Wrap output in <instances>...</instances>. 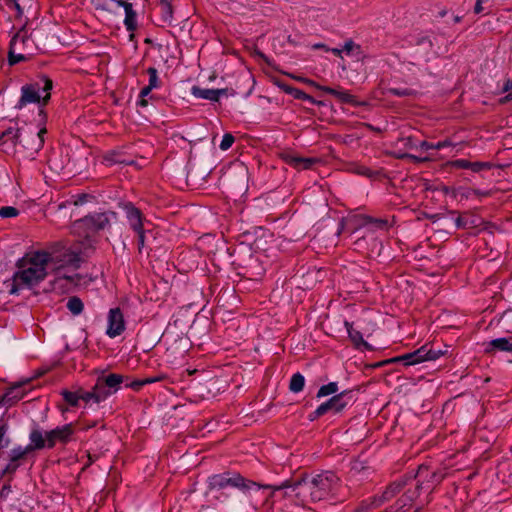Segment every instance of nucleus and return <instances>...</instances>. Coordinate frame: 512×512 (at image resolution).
Returning <instances> with one entry per match:
<instances>
[{
    "mask_svg": "<svg viewBox=\"0 0 512 512\" xmlns=\"http://www.w3.org/2000/svg\"><path fill=\"white\" fill-rule=\"evenodd\" d=\"M338 486L339 479L331 472L318 474L311 479L304 478L293 486H289L287 483L282 486L258 485L259 488H270L273 492L282 488L291 487V492L295 497L301 500L304 506L309 503L324 500L330 495H334Z\"/></svg>",
    "mask_w": 512,
    "mask_h": 512,
    "instance_id": "1",
    "label": "nucleus"
},
{
    "mask_svg": "<svg viewBox=\"0 0 512 512\" xmlns=\"http://www.w3.org/2000/svg\"><path fill=\"white\" fill-rule=\"evenodd\" d=\"M18 270L13 276L10 293L21 288H32L43 281L50 269L48 256L44 250L31 251L18 261Z\"/></svg>",
    "mask_w": 512,
    "mask_h": 512,
    "instance_id": "2",
    "label": "nucleus"
},
{
    "mask_svg": "<svg viewBox=\"0 0 512 512\" xmlns=\"http://www.w3.org/2000/svg\"><path fill=\"white\" fill-rule=\"evenodd\" d=\"M48 256V263L52 270L64 268L78 269L82 263L80 253L63 242H57L44 250Z\"/></svg>",
    "mask_w": 512,
    "mask_h": 512,
    "instance_id": "3",
    "label": "nucleus"
},
{
    "mask_svg": "<svg viewBox=\"0 0 512 512\" xmlns=\"http://www.w3.org/2000/svg\"><path fill=\"white\" fill-rule=\"evenodd\" d=\"M115 218V212H105L86 216L73 223L72 233L78 237L88 239L96 235L100 230L110 226L111 221Z\"/></svg>",
    "mask_w": 512,
    "mask_h": 512,
    "instance_id": "4",
    "label": "nucleus"
},
{
    "mask_svg": "<svg viewBox=\"0 0 512 512\" xmlns=\"http://www.w3.org/2000/svg\"><path fill=\"white\" fill-rule=\"evenodd\" d=\"M254 485L257 484L252 481L246 480L240 474H234L232 476H229L228 474L214 475L209 480V488L211 490L223 489L228 486L245 490L249 489L251 486Z\"/></svg>",
    "mask_w": 512,
    "mask_h": 512,
    "instance_id": "5",
    "label": "nucleus"
},
{
    "mask_svg": "<svg viewBox=\"0 0 512 512\" xmlns=\"http://www.w3.org/2000/svg\"><path fill=\"white\" fill-rule=\"evenodd\" d=\"M17 146L22 150H29V143L21 139L19 128H8L0 135V147L6 154H16Z\"/></svg>",
    "mask_w": 512,
    "mask_h": 512,
    "instance_id": "6",
    "label": "nucleus"
},
{
    "mask_svg": "<svg viewBox=\"0 0 512 512\" xmlns=\"http://www.w3.org/2000/svg\"><path fill=\"white\" fill-rule=\"evenodd\" d=\"M27 42L31 41L19 33L13 37L9 49V64H16L18 62L31 60V53L25 52L23 49Z\"/></svg>",
    "mask_w": 512,
    "mask_h": 512,
    "instance_id": "7",
    "label": "nucleus"
},
{
    "mask_svg": "<svg viewBox=\"0 0 512 512\" xmlns=\"http://www.w3.org/2000/svg\"><path fill=\"white\" fill-rule=\"evenodd\" d=\"M410 486L396 501V503L386 509V512H404L406 507L411 506L413 500L418 496L419 485L410 482Z\"/></svg>",
    "mask_w": 512,
    "mask_h": 512,
    "instance_id": "8",
    "label": "nucleus"
},
{
    "mask_svg": "<svg viewBox=\"0 0 512 512\" xmlns=\"http://www.w3.org/2000/svg\"><path fill=\"white\" fill-rule=\"evenodd\" d=\"M125 330V319L120 308H113L108 314L107 335L111 338L119 336Z\"/></svg>",
    "mask_w": 512,
    "mask_h": 512,
    "instance_id": "9",
    "label": "nucleus"
},
{
    "mask_svg": "<svg viewBox=\"0 0 512 512\" xmlns=\"http://www.w3.org/2000/svg\"><path fill=\"white\" fill-rule=\"evenodd\" d=\"M127 218L129 220V223L133 230L138 234L139 237V250L144 246V230H143V223H142V213L141 211L132 206L127 205Z\"/></svg>",
    "mask_w": 512,
    "mask_h": 512,
    "instance_id": "10",
    "label": "nucleus"
},
{
    "mask_svg": "<svg viewBox=\"0 0 512 512\" xmlns=\"http://www.w3.org/2000/svg\"><path fill=\"white\" fill-rule=\"evenodd\" d=\"M40 83L34 82L30 84H26L22 87V95L18 102L17 108L22 109L24 108L28 103H38L40 102V96L38 94V91L40 89Z\"/></svg>",
    "mask_w": 512,
    "mask_h": 512,
    "instance_id": "11",
    "label": "nucleus"
},
{
    "mask_svg": "<svg viewBox=\"0 0 512 512\" xmlns=\"http://www.w3.org/2000/svg\"><path fill=\"white\" fill-rule=\"evenodd\" d=\"M343 394H338L334 397H332L328 402L321 404L314 412V416L311 418V420H314L328 411L332 410L336 413L340 412L345 406L346 403L343 402Z\"/></svg>",
    "mask_w": 512,
    "mask_h": 512,
    "instance_id": "12",
    "label": "nucleus"
},
{
    "mask_svg": "<svg viewBox=\"0 0 512 512\" xmlns=\"http://www.w3.org/2000/svg\"><path fill=\"white\" fill-rule=\"evenodd\" d=\"M341 51L344 52L343 55L354 62H363L367 59V55L361 45L357 44L352 39H348L344 42Z\"/></svg>",
    "mask_w": 512,
    "mask_h": 512,
    "instance_id": "13",
    "label": "nucleus"
},
{
    "mask_svg": "<svg viewBox=\"0 0 512 512\" xmlns=\"http://www.w3.org/2000/svg\"><path fill=\"white\" fill-rule=\"evenodd\" d=\"M73 429L71 424H67L61 428L51 430L46 433L47 446L53 447L57 440L65 442L72 435Z\"/></svg>",
    "mask_w": 512,
    "mask_h": 512,
    "instance_id": "14",
    "label": "nucleus"
},
{
    "mask_svg": "<svg viewBox=\"0 0 512 512\" xmlns=\"http://www.w3.org/2000/svg\"><path fill=\"white\" fill-rule=\"evenodd\" d=\"M426 356H427V354H426V345H425L412 353L405 354L401 357L393 358V359L389 360V362H396V361L403 360V361H406L407 365H412V364L420 363L422 361H426V359H425Z\"/></svg>",
    "mask_w": 512,
    "mask_h": 512,
    "instance_id": "15",
    "label": "nucleus"
},
{
    "mask_svg": "<svg viewBox=\"0 0 512 512\" xmlns=\"http://www.w3.org/2000/svg\"><path fill=\"white\" fill-rule=\"evenodd\" d=\"M496 350L503 352L512 351V338H497L488 343L485 352L487 354H493Z\"/></svg>",
    "mask_w": 512,
    "mask_h": 512,
    "instance_id": "16",
    "label": "nucleus"
},
{
    "mask_svg": "<svg viewBox=\"0 0 512 512\" xmlns=\"http://www.w3.org/2000/svg\"><path fill=\"white\" fill-rule=\"evenodd\" d=\"M118 5L122 6L125 10V20L124 23L127 27V30L133 31L137 27V16L136 12L133 10L132 4L128 3L124 0H119Z\"/></svg>",
    "mask_w": 512,
    "mask_h": 512,
    "instance_id": "17",
    "label": "nucleus"
},
{
    "mask_svg": "<svg viewBox=\"0 0 512 512\" xmlns=\"http://www.w3.org/2000/svg\"><path fill=\"white\" fill-rule=\"evenodd\" d=\"M225 89H201L197 86L192 87V94L197 98L207 99L210 101H218L220 94L224 93Z\"/></svg>",
    "mask_w": 512,
    "mask_h": 512,
    "instance_id": "18",
    "label": "nucleus"
},
{
    "mask_svg": "<svg viewBox=\"0 0 512 512\" xmlns=\"http://www.w3.org/2000/svg\"><path fill=\"white\" fill-rule=\"evenodd\" d=\"M405 485H406V482H404V481L393 482L383 492L382 497L379 501L384 502V501L392 500L396 495H398L403 490Z\"/></svg>",
    "mask_w": 512,
    "mask_h": 512,
    "instance_id": "19",
    "label": "nucleus"
},
{
    "mask_svg": "<svg viewBox=\"0 0 512 512\" xmlns=\"http://www.w3.org/2000/svg\"><path fill=\"white\" fill-rule=\"evenodd\" d=\"M287 163L292 165L294 168L298 170L309 169L312 164L318 162L315 158H296V157H288L286 159Z\"/></svg>",
    "mask_w": 512,
    "mask_h": 512,
    "instance_id": "20",
    "label": "nucleus"
},
{
    "mask_svg": "<svg viewBox=\"0 0 512 512\" xmlns=\"http://www.w3.org/2000/svg\"><path fill=\"white\" fill-rule=\"evenodd\" d=\"M92 389L96 395V403L103 401L112 393V391L105 386V383L100 378L97 379Z\"/></svg>",
    "mask_w": 512,
    "mask_h": 512,
    "instance_id": "21",
    "label": "nucleus"
},
{
    "mask_svg": "<svg viewBox=\"0 0 512 512\" xmlns=\"http://www.w3.org/2000/svg\"><path fill=\"white\" fill-rule=\"evenodd\" d=\"M31 444L27 447V450L42 449L45 447L47 442L46 437L44 438L42 433L38 430H33L30 434Z\"/></svg>",
    "mask_w": 512,
    "mask_h": 512,
    "instance_id": "22",
    "label": "nucleus"
},
{
    "mask_svg": "<svg viewBox=\"0 0 512 512\" xmlns=\"http://www.w3.org/2000/svg\"><path fill=\"white\" fill-rule=\"evenodd\" d=\"M99 378L105 383V386L109 390L113 389L114 391H117L119 385L123 382V376L120 374H110L106 377L101 376Z\"/></svg>",
    "mask_w": 512,
    "mask_h": 512,
    "instance_id": "23",
    "label": "nucleus"
},
{
    "mask_svg": "<svg viewBox=\"0 0 512 512\" xmlns=\"http://www.w3.org/2000/svg\"><path fill=\"white\" fill-rule=\"evenodd\" d=\"M345 326L347 328L348 334L352 342L356 347L360 345L365 346L366 348H370L367 342L363 340L361 333L355 329H353L352 325L349 322H345Z\"/></svg>",
    "mask_w": 512,
    "mask_h": 512,
    "instance_id": "24",
    "label": "nucleus"
},
{
    "mask_svg": "<svg viewBox=\"0 0 512 512\" xmlns=\"http://www.w3.org/2000/svg\"><path fill=\"white\" fill-rule=\"evenodd\" d=\"M363 225L371 224L375 229L386 230L389 225L385 219H374L370 216H363Z\"/></svg>",
    "mask_w": 512,
    "mask_h": 512,
    "instance_id": "25",
    "label": "nucleus"
},
{
    "mask_svg": "<svg viewBox=\"0 0 512 512\" xmlns=\"http://www.w3.org/2000/svg\"><path fill=\"white\" fill-rule=\"evenodd\" d=\"M304 384H305L304 377L300 373H296L291 378V381L289 384V389L294 393H298V392L302 391Z\"/></svg>",
    "mask_w": 512,
    "mask_h": 512,
    "instance_id": "26",
    "label": "nucleus"
},
{
    "mask_svg": "<svg viewBox=\"0 0 512 512\" xmlns=\"http://www.w3.org/2000/svg\"><path fill=\"white\" fill-rule=\"evenodd\" d=\"M67 307L72 314L78 315L83 311V303L80 298L73 296L67 302Z\"/></svg>",
    "mask_w": 512,
    "mask_h": 512,
    "instance_id": "27",
    "label": "nucleus"
},
{
    "mask_svg": "<svg viewBox=\"0 0 512 512\" xmlns=\"http://www.w3.org/2000/svg\"><path fill=\"white\" fill-rule=\"evenodd\" d=\"M217 78L216 72L211 69L210 67L201 69L200 73L198 74V80L202 84H207L208 82H211Z\"/></svg>",
    "mask_w": 512,
    "mask_h": 512,
    "instance_id": "28",
    "label": "nucleus"
},
{
    "mask_svg": "<svg viewBox=\"0 0 512 512\" xmlns=\"http://www.w3.org/2000/svg\"><path fill=\"white\" fill-rule=\"evenodd\" d=\"M61 395L63 396V398L65 399V401H67L71 406H78V403H79V400H81L80 398V391H76V392H71V391H68V390H63L61 392Z\"/></svg>",
    "mask_w": 512,
    "mask_h": 512,
    "instance_id": "29",
    "label": "nucleus"
},
{
    "mask_svg": "<svg viewBox=\"0 0 512 512\" xmlns=\"http://www.w3.org/2000/svg\"><path fill=\"white\" fill-rule=\"evenodd\" d=\"M47 133V129L45 127L41 128L38 132V140L36 141L35 138H33V144L29 143V150H33L34 152H38L44 143L43 136Z\"/></svg>",
    "mask_w": 512,
    "mask_h": 512,
    "instance_id": "30",
    "label": "nucleus"
},
{
    "mask_svg": "<svg viewBox=\"0 0 512 512\" xmlns=\"http://www.w3.org/2000/svg\"><path fill=\"white\" fill-rule=\"evenodd\" d=\"M164 378H165L164 376L153 377V378H145L143 380L133 381L128 386H130L131 388H133L135 390H138L141 386H143L145 384H150V383H154V382H157V381H161Z\"/></svg>",
    "mask_w": 512,
    "mask_h": 512,
    "instance_id": "31",
    "label": "nucleus"
},
{
    "mask_svg": "<svg viewBox=\"0 0 512 512\" xmlns=\"http://www.w3.org/2000/svg\"><path fill=\"white\" fill-rule=\"evenodd\" d=\"M312 49H322L325 52H332L334 55H336L340 60L344 61L345 58L343 56L344 52L341 51V48H333L330 49L323 43H317L312 46Z\"/></svg>",
    "mask_w": 512,
    "mask_h": 512,
    "instance_id": "32",
    "label": "nucleus"
},
{
    "mask_svg": "<svg viewBox=\"0 0 512 512\" xmlns=\"http://www.w3.org/2000/svg\"><path fill=\"white\" fill-rule=\"evenodd\" d=\"M338 391V386L336 383L331 382L327 385L322 386L317 393V397H324L330 394L336 393Z\"/></svg>",
    "mask_w": 512,
    "mask_h": 512,
    "instance_id": "33",
    "label": "nucleus"
},
{
    "mask_svg": "<svg viewBox=\"0 0 512 512\" xmlns=\"http://www.w3.org/2000/svg\"><path fill=\"white\" fill-rule=\"evenodd\" d=\"M41 81L43 82V87H42V90L44 92H46V95L42 98V102L44 105H46L48 103V101L50 100V90L52 89L53 87V82L50 78H47V77H42Z\"/></svg>",
    "mask_w": 512,
    "mask_h": 512,
    "instance_id": "34",
    "label": "nucleus"
},
{
    "mask_svg": "<svg viewBox=\"0 0 512 512\" xmlns=\"http://www.w3.org/2000/svg\"><path fill=\"white\" fill-rule=\"evenodd\" d=\"M160 8L163 11V17L165 21H170L172 19V5L168 0H161L160 1Z\"/></svg>",
    "mask_w": 512,
    "mask_h": 512,
    "instance_id": "35",
    "label": "nucleus"
},
{
    "mask_svg": "<svg viewBox=\"0 0 512 512\" xmlns=\"http://www.w3.org/2000/svg\"><path fill=\"white\" fill-rule=\"evenodd\" d=\"M119 0H91V3L97 10L109 11L110 3L116 2L118 4Z\"/></svg>",
    "mask_w": 512,
    "mask_h": 512,
    "instance_id": "36",
    "label": "nucleus"
},
{
    "mask_svg": "<svg viewBox=\"0 0 512 512\" xmlns=\"http://www.w3.org/2000/svg\"><path fill=\"white\" fill-rule=\"evenodd\" d=\"M447 353V348L445 350H434L432 348H428L426 346V354L427 356L425 357L426 361L427 360H437L439 357L445 355Z\"/></svg>",
    "mask_w": 512,
    "mask_h": 512,
    "instance_id": "37",
    "label": "nucleus"
},
{
    "mask_svg": "<svg viewBox=\"0 0 512 512\" xmlns=\"http://www.w3.org/2000/svg\"><path fill=\"white\" fill-rule=\"evenodd\" d=\"M19 215V211L12 206H5L0 208V217L2 218H9V217H16Z\"/></svg>",
    "mask_w": 512,
    "mask_h": 512,
    "instance_id": "38",
    "label": "nucleus"
},
{
    "mask_svg": "<svg viewBox=\"0 0 512 512\" xmlns=\"http://www.w3.org/2000/svg\"><path fill=\"white\" fill-rule=\"evenodd\" d=\"M289 94L292 95L296 99L308 100L311 103H315V101L312 99V97H310L309 95H307L306 93H304L303 91H301L299 89L290 88Z\"/></svg>",
    "mask_w": 512,
    "mask_h": 512,
    "instance_id": "39",
    "label": "nucleus"
},
{
    "mask_svg": "<svg viewBox=\"0 0 512 512\" xmlns=\"http://www.w3.org/2000/svg\"><path fill=\"white\" fill-rule=\"evenodd\" d=\"M147 73L149 75V84L148 85L151 86L152 88L158 87L159 81H158L156 69L151 67L147 70Z\"/></svg>",
    "mask_w": 512,
    "mask_h": 512,
    "instance_id": "40",
    "label": "nucleus"
},
{
    "mask_svg": "<svg viewBox=\"0 0 512 512\" xmlns=\"http://www.w3.org/2000/svg\"><path fill=\"white\" fill-rule=\"evenodd\" d=\"M234 143V136L230 133H227L223 136L222 142L220 144V148L222 150H228L232 144Z\"/></svg>",
    "mask_w": 512,
    "mask_h": 512,
    "instance_id": "41",
    "label": "nucleus"
},
{
    "mask_svg": "<svg viewBox=\"0 0 512 512\" xmlns=\"http://www.w3.org/2000/svg\"><path fill=\"white\" fill-rule=\"evenodd\" d=\"M79 391H80L81 400H83L86 403H88L90 401H93L96 403V395H95L93 389L91 391H84L83 389H79Z\"/></svg>",
    "mask_w": 512,
    "mask_h": 512,
    "instance_id": "42",
    "label": "nucleus"
},
{
    "mask_svg": "<svg viewBox=\"0 0 512 512\" xmlns=\"http://www.w3.org/2000/svg\"><path fill=\"white\" fill-rule=\"evenodd\" d=\"M492 167V164L489 162H472L471 163V170L473 172H479L483 169H490Z\"/></svg>",
    "mask_w": 512,
    "mask_h": 512,
    "instance_id": "43",
    "label": "nucleus"
},
{
    "mask_svg": "<svg viewBox=\"0 0 512 512\" xmlns=\"http://www.w3.org/2000/svg\"><path fill=\"white\" fill-rule=\"evenodd\" d=\"M16 389H17V387H13L4 396L0 397V403L4 402V401L10 402V401H14V400H19L21 398V396L13 395V393Z\"/></svg>",
    "mask_w": 512,
    "mask_h": 512,
    "instance_id": "44",
    "label": "nucleus"
},
{
    "mask_svg": "<svg viewBox=\"0 0 512 512\" xmlns=\"http://www.w3.org/2000/svg\"><path fill=\"white\" fill-rule=\"evenodd\" d=\"M153 88L149 85L144 87L140 92L141 100L139 101V105L142 107H146L148 105V101L145 99V97L151 92Z\"/></svg>",
    "mask_w": 512,
    "mask_h": 512,
    "instance_id": "45",
    "label": "nucleus"
},
{
    "mask_svg": "<svg viewBox=\"0 0 512 512\" xmlns=\"http://www.w3.org/2000/svg\"><path fill=\"white\" fill-rule=\"evenodd\" d=\"M336 98L343 103H355L354 96L344 91H341L340 94H337Z\"/></svg>",
    "mask_w": 512,
    "mask_h": 512,
    "instance_id": "46",
    "label": "nucleus"
},
{
    "mask_svg": "<svg viewBox=\"0 0 512 512\" xmlns=\"http://www.w3.org/2000/svg\"><path fill=\"white\" fill-rule=\"evenodd\" d=\"M27 452H29V450H27V448L25 450H20V449L13 450L11 453V456H10L11 462H16L17 460L22 459L26 455Z\"/></svg>",
    "mask_w": 512,
    "mask_h": 512,
    "instance_id": "47",
    "label": "nucleus"
},
{
    "mask_svg": "<svg viewBox=\"0 0 512 512\" xmlns=\"http://www.w3.org/2000/svg\"><path fill=\"white\" fill-rule=\"evenodd\" d=\"M471 163L466 160H455L450 162V165L456 168L471 169Z\"/></svg>",
    "mask_w": 512,
    "mask_h": 512,
    "instance_id": "48",
    "label": "nucleus"
},
{
    "mask_svg": "<svg viewBox=\"0 0 512 512\" xmlns=\"http://www.w3.org/2000/svg\"><path fill=\"white\" fill-rule=\"evenodd\" d=\"M397 157L398 158H409V159L413 160L414 162H426V161L430 160L429 157L419 158V157L411 155V154H402V155H398Z\"/></svg>",
    "mask_w": 512,
    "mask_h": 512,
    "instance_id": "49",
    "label": "nucleus"
},
{
    "mask_svg": "<svg viewBox=\"0 0 512 512\" xmlns=\"http://www.w3.org/2000/svg\"><path fill=\"white\" fill-rule=\"evenodd\" d=\"M272 80H273L275 85H277L278 87H280L281 89H283L287 93H289L290 88H292L291 86H288L287 84H285L279 78H272Z\"/></svg>",
    "mask_w": 512,
    "mask_h": 512,
    "instance_id": "50",
    "label": "nucleus"
},
{
    "mask_svg": "<svg viewBox=\"0 0 512 512\" xmlns=\"http://www.w3.org/2000/svg\"><path fill=\"white\" fill-rule=\"evenodd\" d=\"M18 465L15 463V462H11L6 466L5 470L3 471V473H10V472H14L16 469H17Z\"/></svg>",
    "mask_w": 512,
    "mask_h": 512,
    "instance_id": "51",
    "label": "nucleus"
},
{
    "mask_svg": "<svg viewBox=\"0 0 512 512\" xmlns=\"http://www.w3.org/2000/svg\"><path fill=\"white\" fill-rule=\"evenodd\" d=\"M87 197L88 196L86 194L78 195L77 199L74 201V205L78 206V205L84 203L86 201Z\"/></svg>",
    "mask_w": 512,
    "mask_h": 512,
    "instance_id": "52",
    "label": "nucleus"
},
{
    "mask_svg": "<svg viewBox=\"0 0 512 512\" xmlns=\"http://www.w3.org/2000/svg\"><path fill=\"white\" fill-rule=\"evenodd\" d=\"M323 91L329 93V94H332L334 95L335 97H337V94H340L341 91H338L336 89H333V88H330V87H320Z\"/></svg>",
    "mask_w": 512,
    "mask_h": 512,
    "instance_id": "53",
    "label": "nucleus"
},
{
    "mask_svg": "<svg viewBox=\"0 0 512 512\" xmlns=\"http://www.w3.org/2000/svg\"><path fill=\"white\" fill-rule=\"evenodd\" d=\"M452 143L450 141H442V142H438L437 144L434 145V149H441L443 147H446V146H451Z\"/></svg>",
    "mask_w": 512,
    "mask_h": 512,
    "instance_id": "54",
    "label": "nucleus"
},
{
    "mask_svg": "<svg viewBox=\"0 0 512 512\" xmlns=\"http://www.w3.org/2000/svg\"><path fill=\"white\" fill-rule=\"evenodd\" d=\"M456 224L458 227H466L468 225V222L467 220L460 216L457 218Z\"/></svg>",
    "mask_w": 512,
    "mask_h": 512,
    "instance_id": "55",
    "label": "nucleus"
},
{
    "mask_svg": "<svg viewBox=\"0 0 512 512\" xmlns=\"http://www.w3.org/2000/svg\"><path fill=\"white\" fill-rule=\"evenodd\" d=\"M483 11V7H482V0H476V5L474 7V12L476 14L480 13Z\"/></svg>",
    "mask_w": 512,
    "mask_h": 512,
    "instance_id": "56",
    "label": "nucleus"
},
{
    "mask_svg": "<svg viewBox=\"0 0 512 512\" xmlns=\"http://www.w3.org/2000/svg\"><path fill=\"white\" fill-rule=\"evenodd\" d=\"M11 5L16 9L18 15L22 13L21 7L18 4L17 0H10Z\"/></svg>",
    "mask_w": 512,
    "mask_h": 512,
    "instance_id": "57",
    "label": "nucleus"
},
{
    "mask_svg": "<svg viewBox=\"0 0 512 512\" xmlns=\"http://www.w3.org/2000/svg\"><path fill=\"white\" fill-rule=\"evenodd\" d=\"M420 147L423 148V149H434V144H431L427 141H423L421 144H420Z\"/></svg>",
    "mask_w": 512,
    "mask_h": 512,
    "instance_id": "58",
    "label": "nucleus"
},
{
    "mask_svg": "<svg viewBox=\"0 0 512 512\" xmlns=\"http://www.w3.org/2000/svg\"><path fill=\"white\" fill-rule=\"evenodd\" d=\"M357 173L359 174H363V175H367V176H370V170L366 167H360L358 170H357Z\"/></svg>",
    "mask_w": 512,
    "mask_h": 512,
    "instance_id": "59",
    "label": "nucleus"
},
{
    "mask_svg": "<svg viewBox=\"0 0 512 512\" xmlns=\"http://www.w3.org/2000/svg\"><path fill=\"white\" fill-rule=\"evenodd\" d=\"M512 88V80H507V82L505 83V86H504V90H508Z\"/></svg>",
    "mask_w": 512,
    "mask_h": 512,
    "instance_id": "60",
    "label": "nucleus"
},
{
    "mask_svg": "<svg viewBox=\"0 0 512 512\" xmlns=\"http://www.w3.org/2000/svg\"><path fill=\"white\" fill-rule=\"evenodd\" d=\"M426 472H428L427 468L420 467L417 475L422 476Z\"/></svg>",
    "mask_w": 512,
    "mask_h": 512,
    "instance_id": "61",
    "label": "nucleus"
},
{
    "mask_svg": "<svg viewBox=\"0 0 512 512\" xmlns=\"http://www.w3.org/2000/svg\"><path fill=\"white\" fill-rule=\"evenodd\" d=\"M65 279L69 280V281H74V278H77V280L80 279L79 275H75V276H64Z\"/></svg>",
    "mask_w": 512,
    "mask_h": 512,
    "instance_id": "62",
    "label": "nucleus"
},
{
    "mask_svg": "<svg viewBox=\"0 0 512 512\" xmlns=\"http://www.w3.org/2000/svg\"><path fill=\"white\" fill-rule=\"evenodd\" d=\"M442 190H443L445 193H449V192H450V189H449L448 187H446V186H444V187L442 188ZM451 192L453 193V195H454V196H456V195H455V190H453V189H452V190H451Z\"/></svg>",
    "mask_w": 512,
    "mask_h": 512,
    "instance_id": "63",
    "label": "nucleus"
},
{
    "mask_svg": "<svg viewBox=\"0 0 512 512\" xmlns=\"http://www.w3.org/2000/svg\"><path fill=\"white\" fill-rule=\"evenodd\" d=\"M511 98H512V93L508 94L503 100H501V102H504L505 100L511 99Z\"/></svg>",
    "mask_w": 512,
    "mask_h": 512,
    "instance_id": "64",
    "label": "nucleus"
}]
</instances>
